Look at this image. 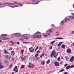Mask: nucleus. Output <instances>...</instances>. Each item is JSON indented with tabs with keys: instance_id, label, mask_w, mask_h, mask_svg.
Wrapping results in <instances>:
<instances>
[{
	"instance_id": "1",
	"label": "nucleus",
	"mask_w": 74,
	"mask_h": 74,
	"mask_svg": "<svg viewBox=\"0 0 74 74\" xmlns=\"http://www.w3.org/2000/svg\"><path fill=\"white\" fill-rule=\"evenodd\" d=\"M14 7H19V6H21L22 5L21 3H18L17 2L14 1Z\"/></svg>"
},
{
	"instance_id": "2",
	"label": "nucleus",
	"mask_w": 74,
	"mask_h": 74,
	"mask_svg": "<svg viewBox=\"0 0 74 74\" xmlns=\"http://www.w3.org/2000/svg\"><path fill=\"white\" fill-rule=\"evenodd\" d=\"M7 35L5 34H3L1 35V39L6 40H7V37H5V36H7Z\"/></svg>"
},
{
	"instance_id": "3",
	"label": "nucleus",
	"mask_w": 74,
	"mask_h": 74,
	"mask_svg": "<svg viewBox=\"0 0 74 74\" xmlns=\"http://www.w3.org/2000/svg\"><path fill=\"white\" fill-rule=\"evenodd\" d=\"M18 69V67L17 66L14 67V71H15V73H18V69Z\"/></svg>"
},
{
	"instance_id": "4",
	"label": "nucleus",
	"mask_w": 74,
	"mask_h": 74,
	"mask_svg": "<svg viewBox=\"0 0 74 74\" xmlns=\"http://www.w3.org/2000/svg\"><path fill=\"white\" fill-rule=\"evenodd\" d=\"M5 58L6 59H9V60H10V58H11V56L10 55H6Z\"/></svg>"
},
{
	"instance_id": "5",
	"label": "nucleus",
	"mask_w": 74,
	"mask_h": 74,
	"mask_svg": "<svg viewBox=\"0 0 74 74\" xmlns=\"http://www.w3.org/2000/svg\"><path fill=\"white\" fill-rule=\"evenodd\" d=\"M26 58V57L25 56H24V57H23L22 56L21 58V59H22V60H23V61H25V60Z\"/></svg>"
},
{
	"instance_id": "6",
	"label": "nucleus",
	"mask_w": 74,
	"mask_h": 74,
	"mask_svg": "<svg viewBox=\"0 0 74 74\" xmlns=\"http://www.w3.org/2000/svg\"><path fill=\"white\" fill-rule=\"evenodd\" d=\"M74 57L72 56L69 60L70 62H73V60H74Z\"/></svg>"
},
{
	"instance_id": "7",
	"label": "nucleus",
	"mask_w": 74,
	"mask_h": 74,
	"mask_svg": "<svg viewBox=\"0 0 74 74\" xmlns=\"http://www.w3.org/2000/svg\"><path fill=\"white\" fill-rule=\"evenodd\" d=\"M4 66H3L2 63L0 62V69H1H1H2L3 68H4Z\"/></svg>"
},
{
	"instance_id": "8",
	"label": "nucleus",
	"mask_w": 74,
	"mask_h": 74,
	"mask_svg": "<svg viewBox=\"0 0 74 74\" xmlns=\"http://www.w3.org/2000/svg\"><path fill=\"white\" fill-rule=\"evenodd\" d=\"M55 66H59V64L57 62H55L54 63Z\"/></svg>"
},
{
	"instance_id": "9",
	"label": "nucleus",
	"mask_w": 74,
	"mask_h": 74,
	"mask_svg": "<svg viewBox=\"0 0 74 74\" xmlns=\"http://www.w3.org/2000/svg\"><path fill=\"white\" fill-rule=\"evenodd\" d=\"M15 36H16V37H20V36H21V34H20L17 33L15 34Z\"/></svg>"
},
{
	"instance_id": "10",
	"label": "nucleus",
	"mask_w": 74,
	"mask_h": 74,
	"mask_svg": "<svg viewBox=\"0 0 74 74\" xmlns=\"http://www.w3.org/2000/svg\"><path fill=\"white\" fill-rule=\"evenodd\" d=\"M55 50H53V51H52L51 55V56H53L55 55Z\"/></svg>"
},
{
	"instance_id": "11",
	"label": "nucleus",
	"mask_w": 74,
	"mask_h": 74,
	"mask_svg": "<svg viewBox=\"0 0 74 74\" xmlns=\"http://www.w3.org/2000/svg\"><path fill=\"white\" fill-rule=\"evenodd\" d=\"M6 4H8V5H14V3H8L7 2L6 3Z\"/></svg>"
},
{
	"instance_id": "12",
	"label": "nucleus",
	"mask_w": 74,
	"mask_h": 74,
	"mask_svg": "<svg viewBox=\"0 0 74 74\" xmlns=\"http://www.w3.org/2000/svg\"><path fill=\"white\" fill-rule=\"evenodd\" d=\"M66 51L68 53H71V49H68L66 50Z\"/></svg>"
},
{
	"instance_id": "13",
	"label": "nucleus",
	"mask_w": 74,
	"mask_h": 74,
	"mask_svg": "<svg viewBox=\"0 0 74 74\" xmlns=\"http://www.w3.org/2000/svg\"><path fill=\"white\" fill-rule=\"evenodd\" d=\"M48 35H50V33H48L46 35L43 34V36L45 37H48Z\"/></svg>"
},
{
	"instance_id": "14",
	"label": "nucleus",
	"mask_w": 74,
	"mask_h": 74,
	"mask_svg": "<svg viewBox=\"0 0 74 74\" xmlns=\"http://www.w3.org/2000/svg\"><path fill=\"white\" fill-rule=\"evenodd\" d=\"M32 37L34 38H37V35H36V34H34L32 35Z\"/></svg>"
},
{
	"instance_id": "15",
	"label": "nucleus",
	"mask_w": 74,
	"mask_h": 74,
	"mask_svg": "<svg viewBox=\"0 0 74 74\" xmlns=\"http://www.w3.org/2000/svg\"><path fill=\"white\" fill-rule=\"evenodd\" d=\"M11 55L12 56H14V55H15V52H14V51H11Z\"/></svg>"
},
{
	"instance_id": "16",
	"label": "nucleus",
	"mask_w": 74,
	"mask_h": 74,
	"mask_svg": "<svg viewBox=\"0 0 74 74\" xmlns=\"http://www.w3.org/2000/svg\"><path fill=\"white\" fill-rule=\"evenodd\" d=\"M22 37L23 38H24L25 39V40H27L28 39V38L27 37V36H25V35H23L22 36Z\"/></svg>"
},
{
	"instance_id": "17",
	"label": "nucleus",
	"mask_w": 74,
	"mask_h": 74,
	"mask_svg": "<svg viewBox=\"0 0 74 74\" xmlns=\"http://www.w3.org/2000/svg\"><path fill=\"white\" fill-rule=\"evenodd\" d=\"M41 37V35H37V38H40Z\"/></svg>"
},
{
	"instance_id": "18",
	"label": "nucleus",
	"mask_w": 74,
	"mask_h": 74,
	"mask_svg": "<svg viewBox=\"0 0 74 74\" xmlns=\"http://www.w3.org/2000/svg\"><path fill=\"white\" fill-rule=\"evenodd\" d=\"M63 43V42H60L59 44L58 45V47H60V45H61V44Z\"/></svg>"
},
{
	"instance_id": "19",
	"label": "nucleus",
	"mask_w": 74,
	"mask_h": 74,
	"mask_svg": "<svg viewBox=\"0 0 74 74\" xmlns=\"http://www.w3.org/2000/svg\"><path fill=\"white\" fill-rule=\"evenodd\" d=\"M70 68V65H69L66 67V69H67V70H68V69H69Z\"/></svg>"
},
{
	"instance_id": "20",
	"label": "nucleus",
	"mask_w": 74,
	"mask_h": 74,
	"mask_svg": "<svg viewBox=\"0 0 74 74\" xmlns=\"http://www.w3.org/2000/svg\"><path fill=\"white\" fill-rule=\"evenodd\" d=\"M44 64H45V61L43 60L41 64H42V65H44Z\"/></svg>"
},
{
	"instance_id": "21",
	"label": "nucleus",
	"mask_w": 74,
	"mask_h": 74,
	"mask_svg": "<svg viewBox=\"0 0 74 74\" xmlns=\"http://www.w3.org/2000/svg\"><path fill=\"white\" fill-rule=\"evenodd\" d=\"M40 32H37L35 33V34L36 35H38V34H40Z\"/></svg>"
},
{
	"instance_id": "22",
	"label": "nucleus",
	"mask_w": 74,
	"mask_h": 74,
	"mask_svg": "<svg viewBox=\"0 0 74 74\" xmlns=\"http://www.w3.org/2000/svg\"><path fill=\"white\" fill-rule=\"evenodd\" d=\"M4 53L5 54H8V51H7V50H5L4 51Z\"/></svg>"
},
{
	"instance_id": "23",
	"label": "nucleus",
	"mask_w": 74,
	"mask_h": 74,
	"mask_svg": "<svg viewBox=\"0 0 74 74\" xmlns=\"http://www.w3.org/2000/svg\"><path fill=\"white\" fill-rule=\"evenodd\" d=\"M50 63V60H48L46 62L47 64H49Z\"/></svg>"
},
{
	"instance_id": "24",
	"label": "nucleus",
	"mask_w": 74,
	"mask_h": 74,
	"mask_svg": "<svg viewBox=\"0 0 74 74\" xmlns=\"http://www.w3.org/2000/svg\"><path fill=\"white\" fill-rule=\"evenodd\" d=\"M40 53H41V51L39 50L37 51L36 52V53H38V54Z\"/></svg>"
},
{
	"instance_id": "25",
	"label": "nucleus",
	"mask_w": 74,
	"mask_h": 74,
	"mask_svg": "<svg viewBox=\"0 0 74 74\" xmlns=\"http://www.w3.org/2000/svg\"><path fill=\"white\" fill-rule=\"evenodd\" d=\"M47 32L49 33H51L52 32V30L51 29H49L47 31Z\"/></svg>"
},
{
	"instance_id": "26",
	"label": "nucleus",
	"mask_w": 74,
	"mask_h": 74,
	"mask_svg": "<svg viewBox=\"0 0 74 74\" xmlns=\"http://www.w3.org/2000/svg\"><path fill=\"white\" fill-rule=\"evenodd\" d=\"M70 19L71 20V19H74V17L73 16H69Z\"/></svg>"
},
{
	"instance_id": "27",
	"label": "nucleus",
	"mask_w": 74,
	"mask_h": 74,
	"mask_svg": "<svg viewBox=\"0 0 74 74\" xmlns=\"http://www.w3.org/2000/svg\"><path fill=\"white\" fill-rule=\"evenodd\" d=\"M55 41H56V40H54V41H53L51 42V45H53V44L54 43V42H55Z\"/></svg>"
},
{
	"instance_id": "28",
	"label": "nucleus",
	"mask_w": 74,
	"mask_h": 74,
	"mask_svg": "<svg viewBox=\"0 0 74 74\" xmlns=\"http://www.w3.org/2000/svg\"><path fill=\"white\" fill-rule=\"evenodd\" d=\"M42 46H40L39 47V50H42Z\"/></svg>"
},
{
	"instance_id": "29",
	"label": "nucleus",
	"mask_w": 74,
	"mask_h": 74,
	"mask_svg": "<svg viewBox=\"0 0 74 74\" xmlns=\"http://www.w3.org/2000/svg\"><path fill=\"white\" fill-rule=\"evenodd\" d=\"M38 1V0H33L32 1L34 3H36V2H37Z\"/></svg>"
},
{
	"instance_id": "30",
	"label": "nucleus",
	"mask_w": 74,
	"mask_h": 74,
	"mask_svg": "<svg viewBox=\"0 0 74 74\" xmlns=\"http://www.w3.org/2000/svg\"><path fill=\"white\" fill-rule=\"evenodd\" d=\"M10 43H11V44H14V42H13V41H11L10 42Z\"/></svg>"
},
{
	"instance_id": "31",
	"label": "nucleus",
	"mask_w": 74,
	"mask_h": 74,
	"mask_svg": "<svg viewBox=\"0 0 74 74\" xmlns=\"http://www.w3.org/2000/svg\"><path fill=\"white\" fill-rule=\"evenodd\" d=\"M34 49H32V50H31L30 51V52H34Z\"/></svg>"
},
{
	"instance_id": "32",
	"label": "nucleus",
	"mask_w": 74,
	"mask_h": 74,
	"mask_svg": "<svg viewBox=\"0 0 74 74\" xmlns=\"http://www.w3.org/2000/svg\"><path fill=\"white\" fill-rule=\"evenodd\" d=\"M64 47H65V45H62V46H61V47L62 48H64Z\"/></svg>"
},
{
	"instance_id": "33",
	"label": "nucleus",
	"mask_w": 74,
	"mask_h": 74,
	"mask_svg": "<svg viewBox=\"0 0 74 74\" xmlns=\"http://www.w3.org/2000/svg\"><path fill=\"white\" fill-rule=\"evenodd\" d=\"M61 25L62 26H63V24H64V21H62L61 22Z\"/></svg>"
},
{
	"instance_id": "34",
	"label": "nucleus",
	"mask_w": 74,
	"mask_h": 74,
	"mask_svg": "<svg viewBox=\"0 0 74 74\" xmlns=\"http://www.w3.org/2000/svg\"><path fill=\"white\" fill-rule=\"evenodd\" d=\"M63 71H64V69H61L59 71L61 73V72H63Z\"/></svg>"
},
{
	"instance_id": "35",
	"label": "nucleus",
	"mask_w": 74,
	"mask_h": 74,
	"mask_svg": "<svg viewBox=\"0 0 74 74\" xmlns=\"http://www.w3.org/2000/svg\"><path fill=\"white\" fill-rule=\"evenodd\" d=\"M74 67V65H72L71 66H70V68H73Z\"/></svg>"
},
{
	"instance_id": "36",
	"label": "nucleus",
	"mask_w": 74,
	"mask_h": 74,
	"mask_svg": "<svg viewBox=\"0 0 74 74\" xmlns=\"http://www.w3.org/2000/svg\"><path fill=\"white\" fill-rule=\"evenodd\" d=\"M24 67H25V65H23L21 66V68H22V69L23 68H24Z\"/></svg>"
},
{
	"instance_id": "37",
	"label": "nucleus",
	"mask_w": 74,
	"mask_h": 74,
	"mask_svg": "<svg viewBox=\"0 0 74 74\" xmlns=\"http://www.w3.org/2000/svg\"><path fill=\"white\" fill-rule=\"evenodd\" d=\"M57 39H63V38H56V40H57Z\"/></svg>"
},
{
	"instance_id": "38",
	"label": "nucleus",
	"mask_w": 74,
	"mask_h": 74,
	"mask_svg": "<svg viewBox=\"0 0 74 74\" xmlns=\"http://www.w3.org/2000/svg\"><path fill=\"white\" fill-rule=\"evenodd\" d=\"M58 54L57 53L56 54V55L55 56H54L55 58H56V56H58Z\"/></svg>"
},
{
	"instance_id": "39",
	"label": "nucleus",
	"mask_w": 74,
	"mask_h": 74,
	"mask_svg": "<svg viewBox=\"0 0 74 74\" xmlns=\"http://www.w3.org/2000/svg\"><path fill=\"white\" fill-rule=\"evenodd\" d=\"M38 56V54L37 53L35 54V56H36V57H37Z\"/></svg>"
},
{
	"instance_id": "40",
	"label": "nucleus",
	"mask_w": 74,
	"mask_h": 74,
	"mask_svg": "<svg viewBox=\"0 0 74 74\" xmlns=\"http://www.w3.org/2000/svg\"><path fill=\"white\" fill-rule=\"evenodd\" d=\"M60 57H59L57 59V60H58V61H60Z\"/></svg>"
},
{
	"instance_id": "41",
	"label": "nucleus",
	"mask_w": 74,
	"mask_h": 74,
	"mask_svg": "<svg viewBox=\"0 0 74 74\" xmlns=\"http://www.w3.org/2000/svg\"><path fill=\"white\" fill-rule=\"evenodd\" d=\"M65 21H70V18H66Z\"/></svg>"
},
{
	"instance_id": "42",
	"label": "nucleus",
	"mask_w": 74,
	"mask_h": 74,
	"mask_svg": "<svg viewBox=\"0 0 74 74\" xmlns=\"http://www.w3.org/2000/svg\"><path fill=\"white\" fill-rule=\"evenodd\" d=\"M38 48V46H37L35 49V51H37V50Z\"/></svg>"
},
{
	"instance_id": "43",
	"label": "nucleus",
	"mask_w": 74,
	"mask_h": 74,
	"mask_svg": "<svg viewBox=\"0 0 74 74\" xmlns=\"http://www.w3.org/2000/svg\"><path fill=\"white\" fill-rule=\"evenodd\" d=\"M13 48L12 47H11L9 49V51H11V50H12V49Z\"/></svg>"
},
{
	"instance_id": "44",
	"label": "nucleus",
	"mask_w": 74,
	"mask_h": 74,
	"mask_svg": "<svg viewBox=\"0 0 74 74\" xmlns=\"http://www.w3.org/2000/svg\"><path fill=\"white\" fill-rule=\"evenodd\" d=\"M12 67V64H10L9 66V68H11Z\"/></svg>"
},
{
	"instance_id": "45",
	"label": "nucleus",
	"mask_w": 74,
	"mask_h": 74,
	"mask_svg": "<svg viewBox=\"0 0 74 74\" xmlns=\"http://www.w3.org/2000/svg\"><path fill=\"white\" fill-rule=\"evenodd\" d=\"M23 42V44H27L28 43L27 42Z\"/></svg>"
},
{
	"instance_id": "46",
	"label": "nucleus",
	"mask_w": 74,
	"mask_h": 74,
	"mask_svg": "<svg viewBox=\"0 0 74 74\" xmlns=\"http://www.w3.org/2000/svg\"><path fill=\"white\" fill-rule=\"evenodd\" d=\"M51 27H55V25H54V24H52L51 25Z\"/></svg>"
},
{
	"instance_id": "47",
	"label": "nucleus",
	"mask_w": 74,
	"mask_h": 74,
	"mask_svg": "<svg viewBox=\"0 0 74 74\" xmlns=\"http://www.w3.org/2000/svg\"><path fill=\"white\" fill-rule=\"evenodd\" d=\"M38 3H39V2L37 1L36 3H34V4H38Z\"/></svg>"
},
{
	"instance_id": "48",
	"label": "nucleus",
	"mask_w": 74,
	"mask_h": 74,
	"mask_svg": "<svg viewBox=\"0 0 74 74\" xmlns=\"http://www.w3.org/2000/svg\"><path fill=\"white\" fill-rule=\"evenodd\" d=\"M36 60H38L40 59V58H39V57H36Z\"/></svg>"
},
{
	"instance_id": "49",
	"label": "nucleus",
	"mask_w": 74,
	"mask_h": 74,
	"mask_svg": "<svg viewBox=\"0 0 74 74\" xmlns=\"http://www.w3.org/2000/svg\"><path fill=\"white\" fill-rule=\"evenodd\" d=\"M52 49V46H51V47H49V49Z\"/></svg>"
},
{
	"instance_id": "50",
	"label": "nucleus",
	"mask_w": 74,
	"mask_h": 74,
	"mask_svg": "<svg viewBox=\"0 0 74 74\" xmlns=\"http://www.w3.org/2000/svg\"><path fill=\"white\" fill-rule=\"evenodd\" d=\"M21 40V41H23L24 40V39L23 38H22L20 39Z\"/></svg>"
},
{
	"instance_id": "51",
	"label": "nucleus",
	"mask_w": 74,
	"mask_h": 74,
	"mask_svg": "<svg viewBox=\"0 0 74 74\" xmlns=\"http://www.w3.org/2000/svg\"><path fill=\"white\" fill-rule=\"evenodd\" d=\"M44 53H43L42 54V55H42V56H44Z\"/></svg>"
},
{
	"instance_id": "52",
	"label": "nucleus",
	"mask_w": 74,
	"mask_h": 74,
	"mask_svg": "<svg viewBox=\"0 0 74 74\" xmlns=\"http://www.w3.org/2000/svg\"><path fill=\"white\" fill-rule=\"evenodd\" d=\"M65 59H66V60H67V59H68V57L66 56L65 57Z\"/></svg>"
},
{
	"instance_id": "53",
	"label": "nucleus",
	"mask_w": 74,
	"mask_h": 74,
	"mask_svg": "<svg viewBox=\"0 0 74 74\" xmlns=\"http://www.w3.org/2000/svg\"><path fill=\"white\" fill-rule=\"evenodd\" d=\"M23 51H24V50H21V52L22 53L23 52Z\"/></svg>"
},
{
	"instance_id": "54",
	"label": "nucleus",
	"mask_w": 74,
	"mask_h": 74,
	"mask_svg": "<svg viewBox=\"0 0 74 74\" xmlns=\"http://www.w3.org/2000/svg\"><path fill=\"white\" fill-rule=\"evenodd\" d=\"M62 63H63V61H61V62H60V64H62Z\"/></svg>"
},
{
	"instance_id": "55",
	"label": "nucleus",
	"mask_w": 74,
	"mask_h": 74,
	"mask_svg": "<svg viewBox=\"0 0 74 74\" xmlns=\"http://www.w3.org/2000/svg\"><path fill=\"white\" fill-rule=\"evenodd\" d=\"M3 4H4V5H6V4H7V3H6L5 2H4L3 3Z\"/></svg>"
},
{
	"instance_id": "56",
	"label": "nucleus",
	"mask_w": 74,
	"mask_h": 74,
	"mask_svg": "<svg viewBox=\"0 0 74 74\" xmlns=\"http://www.w3.org/2000/svg\"><path fill=\"white\" fill-rule=\"evenodd\" d=\"M17 44H18V45H19V44H20L19 42H17Z\"/></svg>"
},
{
	"instance_id": "57",
	"label": "nucleus",
	"mask_w": 74,
	"mask_h": 74,
	"mask_svg": "<svg viewBox=\"0 0 74 74\" xmlns=\"http://www.w3.org/2000/svg\"><path fill=\"white\" fill-rule=\"evenodd\" d=\"M5 63H8V61H7L5 60Z\"/></svg>"
},
{
	"instance_id": "58",
	"label": "nucleus",
	"mask_w": 74,
	"mask_h": 74,
	"mask_svg": "<svg viewBox=\"0 0 74 74\" xmlns=\"http://www.w3.org/2000/svg\"><path fill=\"white\" fill-rule=\"evenodd\" d=\"M29 65H31V64H32V63H31V62H29Z\"/></svg>"
},
{
	"instance_id": "59",
	"label": "nucleus",
	"mask_w": 74,
	"mask_h": 74,
	"mask_svg": "<svg viewBox=\"0 0 74 74\" xmlns=\"http://www.w3.org/2000/svg\"><path fill=\"white\" fill-rule=\"evenodd\" d=\"M12 60L14 61V57H12Z\"/></svg>"
},
{
	"instance_id": "60",
	"label": "nucleus",
	"mask_w": 74,
	"mask_h": 74,
	"mask_svg": "<svg viewBox=\"0 0 74 74\" xmlns=\"http://www.w3.org/2000/svg\"><path fill=\"white\" fill-rule=\"evenodd\" d=\"M71 33L72 34H74V31H72Z\"/></svg>"
},
{
	"instance_id": "61",
	"label": "nucleus",
	"mask_w": 74,
	"mask_h": 74,
	"mask_svg": "<svg viewBox=\"0 0 74 74\" xmlns=\"http://www.w3.org/2000/svg\"><path fill=\"white\" fill-rule=\"evenodd\" d=\"M64 66H65V67H66V66H67V64H65L64 65Z\"/></svg>"
},
{
	"instance_id": "62",
	"label": "nucleus",
	"mask_w": 74,
	"mask_h": 74,
	"mask_svg": "<svg viewBox=\"0 0 74 74\" xmlns=\"http://www.w3.org/2000/svg\"><path fill=\"white\" fill-rule=\"evenodd\" d=\"M32 47H30L29 48V50H30L31 49H32Z\"/></svg>"
},
{
	"instance_id": "63",
	"label": "nucleus",
	"mask_w": 74,
	"mask_h": 74,
	"mask_svg": "<svg viewBox=\"0 0 74 74\" xmlns=\"http://www.w3.org/2000/svg\"><path fill=\"white\" fill-rule=\"evenodd\" d=\"M67 74V73L66 72H65L64 73V74Z\"/></svg>"
},
{
	"instance_id": "64",
	"label": "nucleus",
	"mask_w": 74,
	"mask_h": 74,
	"mask_svg": "<svg viewBox=\"0 0 74 74\" xmlns=\"http://www.w3.org/2000/svg\"><path fill=\"white\" fill-rule=\"evenodd\" d=\"M71 14L72 15H74V14L73 13H72Z\"/></svg>"
}]
</instances>
